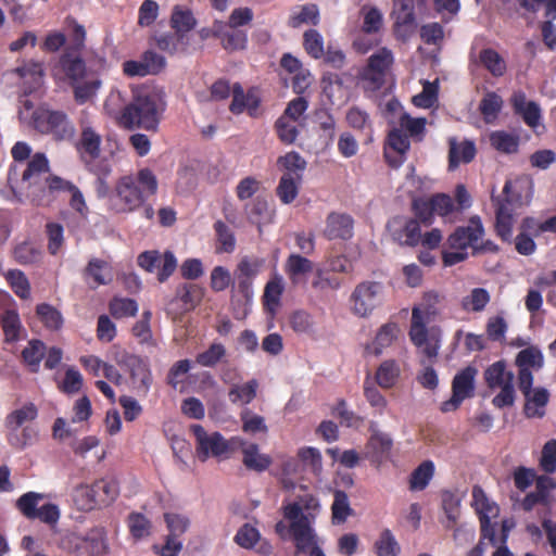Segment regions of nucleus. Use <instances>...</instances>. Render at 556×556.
Masks as SVG:
<instances>
[{
	"instance_id": "nucleus-54",
	"label": "nucleus",
	"mask_w": 556,
	"mask_h": 556,
	"mask_svg": "<svg viewBox=\"0 0 556 556\" xmlns=\"http://www.w3.org/2000/svg\"><path fill=\"white\" fill-rule=\"evenodd\" d=\"M37 407L33 403H27L8 415L7 426L10 430L16 431L25 422L34 420L37 417Z\"/></svg>"
},
{
	"instance_id": "nucleus-21",
	"label": "nucleus",
	"mask_w": 556,
	"mask_h": 556,
	"mask_svg": "<svg viewBox=\"0 0 556 556\" xmlns=\"http://www.w3.org/2000/svg\"><path fill=\"white\" fill-rule=\"evenodd\" d=\"M387 228L392 239L400 244L416 245L420 242V226L416 219L396 216L388 223Z\"/></svg>"
},
{
	"instance_id": "nucleus-11",
	"label": "nucleus",
	"mask_w": 556,
	"mask_h": 556,
	"mask_svg": "<svg viewBox=\"0 0 556 556\" xmlns=\"http://www.w3.org/2000/svg\"><path fill=\"white\" fill-rule=\"evenodd\" d=\"M47 497L43 493L27 492L16 502L18 510L28 519H39L51 527L60 519L61 511L56 504L47 503L39 506V503Z\"/></svg>"
},
{
	"instance_id": "nucleus-2",
	"label": "nucleus",
	"mask_w": 556,
	"mask_h": 556,
	"mask_svg": "<svg viewBox=\"0 0 556 556\" xmlns=\"http://www.w3.org/2000/svg\"><path fill=\"white\" fill-rule=\"evenodd\" d=\"M157 188V178L149 168H141L136 174L123 176L115 185L111 207L116 213L135 212L156 193Z\"/></svg>"
},
{
	"instance_id": "nucleus-14",
	"label": "nucleus",
	"mask_w": 556,
	"mask_h": 556,
	"mask_svg": "<svg viewBox=\"0 0 556 556\" xmlns=\"http://www.w3.org/2000/svg\"><path fill=\"white\" fill-rule=\"evenodd\" d=\"M471 505L479 516L482 538L495 543V528L492 520L498 516L500 508L497 504L491 501L480 486L476 485L472 489Z\"/></svg>"
},
{
	"instance_id": "nucleus-6",
	"label": "nucleus",
	"mask_w": 556,
	"mask_h": 556,
	"mask_svg": "<svg viewBox=\"0 0 556 556\" xmlns=\"http://www.w3.org/2000/svg\"><path fill=\"white\" fill-rule=\"evenodd\" d=\"M20 119L34 127L41 134H50L56 139L72 138L75 127L66 114L60 111H50L46 108L34 109L28 100H24L20 109Z\"/></svg>"
},
{
	"instance_id": "nucleus-40",
	"label": "nucleus",
	"mask_w": 556,
	"mask_h": 556,
	"mask_svg": "<svg viewBox=\"0 0 556 556\" xmlns=\"http://www.w3.org/2000/svg\"><path fill=\"white\" fill-rule=\"evenodd\" d=\"M460 503L462 500L456 494L445 491L442 493V510L444 519L442 523L445 529H452L460 517Z\"/></svg>"
},
{
	"instance_id": "nucleus-38",
	"label": "nucleus",
	"mask_w": 556,
	"mask_h": 556,
	"mask_svg": "<svg viewBox=\"0 0 556 556\" xmlns=\"http://www.w3.org/2000/svg\"><path fill=\"white\" fill-rule=\"evenodd\" d=\"M277 166L282 173L281 176L303 179L306 161L298 152L291 151L277 160Z\"/></svg>"
},
{
	"instance_id": "nucleus-42",
	"label": "nucleus",
	"mask_w": 556,
	"mask_h": 556,
	"mask_svg": "<svg viewBox=\"0 0 556 556\" xmlns=\"http://www.w3.org/2000/svg\"><path fill=\"white\" fill-rule=\"evenodd\" d=\"M490 292L484 288H473L462 298L460 306L467 313H481L490 303Z\"/></svg>"
},
{
	"instance_id": "nucleus-9",
	"label": "nucleus",
	"mask_w": 556,
	"mask_h": 556,
	"mask_svg": "<svg viewBox=\"0 0 556 556\" xmlns=\"http://www.w3.org/2000/svg\"><path fill=\"white\" fill-rule=\"evenodd\" d=\"M112 359L129 372L134 389L138 393L147 394L152 384V372L149 362L128 351L113 346L111 350Z\"/></svg>"
},
{
	"instance_id": "nucleus-20",
	"label": "nucleus",
	"mask_w": 556,
	"mask_h": 556,
	"mask_svg": "<svg viewBox=\"0 0 556 556\" xmlns=\"http://www.w3.org/2000/svg\"><path fill=\"white\" fill-rule=\"evenodd\" d=\"M515 363L518 367V386L527 388L533 386V371L543 367L544 356L538 346L531 345L517 354Z\"/></svg>"
},
{
	"instance_id": "nucleus-16",
	"label": "nucleus",
	"mask_w": 556,
	"mask_h": 556,
	"mask_svg": "<svg viewBox=\"0 0 556 556\" xmlns=\"http://www.w3.org/2000/svg\"><path fill=\"white\" fill-rule=\"evenodd\" d=\"M477 374V368L468 366L455 375L452 382V397L442 403V412L448 413L457 409L464 400L473 395Z\"/></svg>"
},
{
	"instance_id": "nucleus-41",
	"label": "nucleus",
	"mask_w": 556,
	"mask_h": 556,
	"mask_svg": "<svg viewBox=\"0 0 556 556\" xmlns=\"http://www.w3.org/2000/svg\"><path fill=\"white\" fill-rule=\"evenodd\" d=\"M401 375V368L396 361L386 359L383 361L376 370V382L382 389L393 388Z\"/></svg>"
},
{
	"instance_id": "nucleus-24",
	"label": "nucleus",
	"mask_w": 556,
	"mask_h": 556,
	"mask_svg": "<svg viewBox=\"0 0 556 556\" xmlns=\"http://www.w3.org/2000/svg\"><path fill=\"white\" fill-rule=\"evenodd\" d=\"M410 142L408 136L401 129L394 128L388 135L384 148V157L392 167H399L403 164L405 155L409 150Z\"/></svg>"
},
{
	"instance_id": "nucleus-3",
	"label": "nucleus",
	"mask_w": 556,
	"mask_h": 556,
	"mask_svg": "<svg viewBox=\"0 0 556 556\" xmlns=\"http://www.w3.org/2000/svg\"><path fill=\"white\" fill-rule=\"evenodd\" d=\"M442 302V294L428 291L424 294L421 302L412 309L410 340L429 359L437 357L440 340L435 336V330L428 328V324L440 314Z\"/></svg>"
},
{
	"instance_id": "nucleus-55",
	"label": "nucleus",
	"mask_w": 556,
	"mask_h": 556,
	"mask_svg": "<svg viewBox=\"0 0 556 556\" xmlns=\"http://www.w3.org/2000/svg\"><path fill=\"white\" fill-rule=\"evenodd\" d=\"M302 179L299 177L281 176L276 190L279 200L283 204L292 203L299 194Z\"/></svg>"
},
{
	"instance_id": "nucleus-45",
	"label": "nucleus",
	"mask_w": 556,
	"mask_h": 556,
	"mask_svg": "<svg viewBox=\"0 0 556 556\" xmlns=\"http://www.w3.org/2000/svg\"><path fill=\"white\" fill-rule=\"evenodd\" d=\"M479 61L494 77H501L506 73L507 64L505 59L493 49H483L479 54Z\"/></svg>"
},
{
	"instance_id": "nucleus-56",
	"label": "nucleus",
	"mask_w": 556,
	"mask_h": 556,
	"mask_svg": "<svg viewBox=\"0 0 556 556\" xmlns=\"http://www.w3.org/2000/svg\"><path fill=\"white\" fill-rule=\"evenodd\" d=\"M240 419L242 421V431L247 434L255 435L257 433L266 434L268 432L264 417L250 409L242 410Z\"/></svg>"
},
{
	"instance_id": "nucleus-34",
	"label": "nucleus",
	"mask_w": 556,
	"mask_h": 556,
	"mask_svg": "<svg viewBox=\"0 0 556 556\" xmlns=\"http://www.w3.org/2000/svg\"><path fill=\"white\" fill-rule=\"evenodd\" d=\"M517 210L500 202L496 211V231L503 240L508 242L513 240Z\"/></svg>"
},
{
	"instance_id": "nucleus-28",
	"label": "nucleus",
	"mask_w": 556,
	"mask_h": 556,
	"mask_svg": "<svg viewBox=\"0 0 556 556\" xmlns=\"http://www.w3.org/2000/svg\"><path fill=\"white\" fill-rule=\"evenodd\" d=\"M48 170L49 162L47 157L41 153H37L33 156L23 173L22 184L25 185L27 189L40 187L43 182L49 186V181L52 177H47Z\"/></svg>"
},
{
	"instance_id": "nucleus-4",
	"label": "nucleus",
	"mask_w": 556,
	"mask_h": 556,
	"mask_svg": "<svg viewBox=\"0 0 556 556\" xmlns=\"http://www.w3.org/2000/svg\"><path fill=\"white\" fill-rule=\"evenodd\" d=\"M163 110L164 102L157 90L140 89L137 91L134 101L125 108L119 117V124L125 128L140 127L154 130Z\"/></svg>"
},
{
	"instance_id": "nucleus-26",
	"label": "nucleus",
	"mask_w": 556,
	"mask_h": 556,
	"mask_svg": "<svg viewBox=\"0 0 556 556\" xmlns=\"http://www.w3.org/2000/svg\"><path fill=\"white\" fill-rule=\"evenodd\" d=\"M519 389L526 399V416L529 418L543 417L545 415V407L549 400L548 391L545 388H532V386H529L527 388L519 386Z\"/></svg>"
},
{
	"instance_id": "nucleus-63",
	"label": "nucleus",
	"mask_w": 556,
	"mask_h": 556,
	"mask_svg": "<svg viewBox=\"0 0 556 556\" xmlns=\"http://www.w3.org/2000/svg\"><path fill=\"white\" fill-rule=\"evenodd\" d=\"M37 315L40 321L50 330H58L63 325L61 313L49 304L38 305Z\"/></svg>"
},
{
	"instance_id": "nucleus-50",
	"label": "nucleus",
	"mask_w": 556,
	"mask_h": 556,
	"mask_svg": "<svg viewBox=\"0 0 556 556\" xmlns=\"http://www.w3.org/2000/svg\"><path fill=\"white\" fill-rule=\"evenodd\" d=\"M434 475V464L431 460L422 462L410 475L409 489L422 491L430 483Z\"/></svg>"
},
{
	"instance_id": "nucleus-39",
	"label": "nucleus",
	"mask_w": 556,
	"mask_h": 556,
	"mask_svg": "<svg viewBox=\"0 0 556 556\" xmlns=\"http://www.w3.org/2000/svg\"><path fill=\"white\" fill-rule=\"evenodd\" d=\"M313 263L300 255L292 253L286 261L285 271L293 285H298L302 277L312 271Z\"/></svg>"
},
{
	"instance_id": "nucleus-25",
	"label": "nucleus",
	"mask_w": 556,
	"mask_h": 556,
	"mask_svg": "<svg viewBox=\"0 0 556 556\" xmlns=\"http://www.w3.org/2000/svg\"><path fill=\"white\" fill-rule=\"evenodd\" d=\"M286 283L283 277L274 273L269 280L266 282L264 293L262 295V303L264 311L271 318L278 313L281 307V298L285 292Z\"/></svg>"
},
{
	"instance_id": "nucleus-35",
	"label": "nucleus",
	"mask_w": 556,
	"mask_h": 556,
	"mask_svg": "<svg viewBox=\"0 0 556 556\" xmlns=\"http://www.w3.org/2000/svg\"><path fill=\"white\" fill-rule=\"evenodd\" d=\"M169 25L172 29L185 37L195 27L197 20L190 9L184 5H175L172 11Z\"/></svg>"
},
{
	"instance_id": "nucleus-19",
	"label": "nucleus",
	"mask_w": 556,
	"mask_h": 556,
	"mask_svg": "<svg viewBox=\"0 0 556 556\" xmlns=\"http://www.w3.org/2000/svg\"><path fill=\"white\" fill-rule=\"evenodd\" d=\"M391 18L393 20V33L396 39L408 40L416 30L414 0H393Z\"/></svg>"
},
{
	"instance_id": "nucleus-1",
	"label": "nucleus",
	"mask_w": 556,
	"mask_h": 556,
	"mask_svg": "<svg viewBox=\"0 0 556 556\" xmlns=\"http://www.w3.org/2000/svg\"><path fill=\"white\" fill-rule=\"evenodd\" d=\"M283 519L275 526V531L282 540H291L295 554L326 556L318 543L314 529L320 503L316 496L306 493L289 504L283 505Z\"/></svg>"
},
{
	"instance_id": "nucleus-59",
	"label": "nucleus",
	"mask_w": 556,
	"mask_h": 556,
	"mask_svg": "<svg viewBox=\"0 0 556 556\" xmlns=\"http://www.w3.org/2000/svg\"><path fill=\"white\" fill-rule=\"evenodd\" d=\"M375 548L378 556H397L401 551L395 536L388 529L380 533L375 543Z\"/></svg>"
},
{
	"instance_id": "nucleus-33",
	"label": "nucleus",
	"mask_w": 556,
	"mask_h": 556,
	"mask_svg": "<svg viewBox=\"0 0 556 556\" xmlns=\"http://www.w3.org/2000/svg\"><path fill=\"white\" fill-rule=\"evenodd\" d=\"M448 166L455 169L460 163H469L476 155V146L472 141H457L455 138L448 140Z\"/></svg>"
},
{
	"instance_id": "nucleus-57",
	"label": "nucleus",
	"mask_w": 556,
	"mask_h": 556,
	"mask_svg": "<svg viewBox=\"0 0 556 556\" xmlns=\"http://www.w3.org/2000/svg\"><path fill=\"white\" fill-rule=\"evenodd\" d=\"M490 142L493 148L504 153H515L519 147V137L504 130L494 131L490 135Z\"/></svg>"
},
{
	"instance_id": "nucleus-60",
	"label": "nucleus",
	"mask_w": 556,
	"mask_h": 556,
	"mask_svg": "<svg viewBox=\"0 0 556 556\" xmlns=\"http://www.w3.org/2000/svg\"><path fill=\"white\" fill-rule=\"evenodd\" d=\"M110 313L115 318L135 316L138 312V304L135 300L128 298L115 296L110 302Z\"/></svg>"
},
{
	"instance_id": "nucleus-48",
	"label": "nucleus",
	"mask_w": 556,
	"mask_h": 556,
	"mask_svg": "<svg viewBox=\"0 0 556 556\" xmlns=\"http://www.w3.org/2000/svg\"><path fill=\"white\" fill-rule=\"evenodd\" d=\"M427 119L413 117L408 113H402L399 118V129L408 134L410 138L421 141L426 131Z\"/></svg>"
},
{
	"instance_id": "nucleus-30",
	"label": "nucleus",
	"mask_w": 556,
	"mask_h": 556,
	"mask_svg": "<svg viewBox=\"0 0 556 556\" xmlns=\"http://www.w3.org/2000/svg\"><path fill=\"white\" fill-rule=\"evenodd\" d=\"M401 330L395 323H388L379 328L375 339L367 343L365 352L368 355L379 356L390 348L400 337Z\"/></svg>"
},
{
	"instance_id": "nucleus-47",
	"label": "nucleus",
	"mask_w": 556,
	"mask_h": 556,
	"mask_svg": "<svg viewBox=\"0 0 556 556\" xmlns=\"http://www.w3.org/2000/svg\"><path fill=\"white\" fill-rule=\"evenodd\" d=\"M156 46L169 53L174 54L177 52H185L188 49L190 43V38L185 37V35H180L176 31L173 34H163L156 37Z\"/></svg>"
},
{
	"instance_id": "nucleus-7",
	"label": "nucleus",
	"mask_w": 556,
	"mask_h": 556,
	"mask_svg": "<svg viewBox=\"0 0 556 556\" xmlns=\"http://www.w3.org/2000/svg\"><path fill=\"white\" fill-rule=\"evenodd\" d=\"M483 236L484 228L478 216L471 217L467 226L456 228L447 238L443 250L444 265L453 266L466 260L468 249L478 250Z\"/></svg>"
},
{
	"instance_id": "nucleus-27",
	"label": "nucleus",
	"mask_w": 556,
	"mask_h": 556,
	"mask_svg": "<svg viewBox=\"0 0 556 556\" xmlns=\"http://www.w3.org/2000/svg\"><path fill=\"white\" fill-rule=\"evenodd\" d=\"M370 431L371 434L365 446L364 457L372 463H380L390 453L393 442L388 433L378 430L374 426L370 427Z\"/></svg>"
},
{
	"instance_id": "nucleus-43",
	"label": "nucleus",
	"mask_w": 556,
	"mask_h": 556,
	"mask_svg": "<svg viewBox=\"0 0 556 556\" xmlns=\"http://www.w3.org/2000/svg\"><path fill=\"white\" fill-rule=\"evenodd\" d=\"M94 484L79 483L73 490L72 497L80 510H90L97 505L98 491Z\"/></svg>"
},
{
	"instance_id": "nucleus-29",
	"label": "nucleus",
	"mask_w": 556,
	"mask_h": 556,
	"mask_svg": "<svg viewBox=\"0 0 556 556\" xmlns=\"http://www.w3.org/2000/svg\"><path fill=\"white\" fill-rule=\"evenodd\" d=\"M87 75L84 61L76 55L65 53L61 56L59 64L53 68V76L56 79L70 78L73 84Z\"/></svg>"
},
{
	"instance_id": "nucleus-31",
	"label": "nucleus",
	"mask_w": 556,
	"mask_h": 556,
	"mask_svg": "<svg viewBox=\"0 0 556 556\" xmlns=\"http://www.w3.org/2000/svg\"><path fill=\"white\" fill-rule=\"evenodd\" d=\"M235 542L247 549L254 548L258 543L256 551L262 555H269L273 552L270 543L265 540L262 541L260 531L250 523H244L238 529Z\"/></svg>"
},
{
	"instance_id": "nucleus-10",
	"label": "nucleus",
	"mask_w": 556,
	"mask_h": 556,
	"mask_svg": "<svg viewBox=\"0 0 556 556\" xmlns=\"http://www.w3.org/2000/svg\"><path fill=\"white\" fill-rule=\"evenodd\" d=\"M383 299L384 288L382 283L364 281L358 283L351 293L350 309L353 315L366 318L382 303Z\"/></svg>"
},
{
	"instance_id": "nucleus-53",
	"label": "nucleus",
	"mask_w": 556,
	"mask_h": 556,
	"mask_svg": "<svg viewBox=\"0 0 556 556\" xmlns=\"http://www.w3.org/2000/svg\"><path fill=\"white\" fill-rule=\"evenodd\" d=\"M333 495L334 500L331 505L332 522L340 525L346 521V519L353 514V509L345 492L337 490Z\"/></svg>"
},
{
	"instance_id": "nucleus-13",
	"label": "nucleus",
	"mask_w": 556,
	"mask_h": 556,
	"mask_svg": "<svg viewBox=\"0 0 556 556\" xmlns=\"http://www.w3.org/2000/svg\"><path fill=\"white\" fill-rule=\"evenodd\" d=\"M414 210L416 215L426 224L431 223L432 214H437L450 223H454L459 216L453 199L445 193H438L428 201L415 200Z\"/></svg>"
},
{
	"instance_id": "nucleus-49",
	"label": "nucleus",
	"mask_w": 556,
	"mask_h": 556,
	"mask_svg": "<svg viewBox=\"0 0 556 556\" xmlns=\"http://www.w3.org/2000/svg\"><path fill=\"white\" fill-rule=\"evenodd\" d=\"M88 277L92 278V288H97L101 285H108L113 279L111 266L105 261L99 258L90 260L86 269Z\"/></svg>"
},
{
	"instance_id": "nucleus-22",
	"label": "nucleus",
	"mask_w": 556,
	"mask_h": 556,
	"mask_svg": "<svg viewBox=\"0 0 556 556\" xmlns=\"http://www.w3.org/2000/svg\"><path fill=\"white\" fill-rule=\"evenodd\" d=\"M232 443L240 446L242 464L249 470L263 472L270 467L273 463L271 457L268 454L262 453L260 446L256 443L245 441L239 437L233 438Z\"/></svg>"
},
{
	"instance_id": "nucleus-32",
	"label": "nucleus",
	"mask_w": 556,
	"mask_h": 556,
	"mask_svg": "<svg viewBox=\"0 0 556 556\" xmlns=\"http://www.w3.org/2000/svg\"><path fill=\"white\" fill-rule=\"evenodd\" d=\"M354 223L350 215L331 213L327 217L325 235L328 239L348 240L353 236Z\"/></svg>"
},
{
	"instance_id": "nucleus-51",
	"label": "nucleus",
	"mask_w": 556,
	"mask_h": 556,
	"mask_svg": "<svg viewBox=\"0 0 556 556\" xmlns=\"http://www.w3.org/2000/svg\"><path fill=\"white\" fill-rule=\"evenodd\" d=\"M45 354L46 346L39 340L29 341L27 346L22 351L23 361L33 372H37L39 370V366Z\"/></svg>"
},
{
	"instance_id": "nucleus-18",
	"label": "nucleus",
	"mask_w": 556,
	"mask_h": 556,
	"mask_svg": "<svg viewBox=\"0 0 556 556\" xmlns=\"http://www.w3.org/2000/svg\"><path fill=\"white\" fill-rule=\"evenodd\" d=\"M265 260L255 256L242 257L235 269V281L238 291L245 300V305L252 301V283L254 278L262 271Z\"/></svg>"
},
{
	"instance_id": "nucleus-17",
	"label": "nucleus",
	"mask_w": 556,
	"mask_h": 556,
	"mask_svg": "<svg viewBox=\"0 0 556 556\" xmlns=\"http://www.w3.org/2000/svg\"><path fill=\"white\" fill-rule=\"evenodd\" d=\"M191 431L197 441V455L200 460L205 462L208 457H220L228 453L229 444L218 432L207 433L202 426H191Z\"/></svg>"
},
{
	"instance_id": "nucleus-61",
	"label": "nucleus",
	"mask_w": 556,
	"mask_h": 556,
	"mask_svg": "<svg viewBox=\"0 0 556 556\" xmlns=\"http://www.w3.org/2000/svg\"><path fill=\"white\" fill-rule=\"evenodd\" d=\"M298 457L304 467L308 468L315 475H319L323 469L321 454L316 447L306 446L298 452Z\"/></svg>"
},
{
	"instance_id": "nucleus-37",
	"label": "nucleus",
	"mask_w": 556,
	"mask_h": 556,
	"mask_svg": "<svg viewBox=\"0 0 556 556\" xmlns=\"http://www.w3.org/2000/svg\"><path fill=\"white\" fill-rule=\"evenodd\" d=\"M49 188L52 190H64L71 193L70 204L80 215L87 214V205L83 193L72 182L63 180L60 177H53L49 181Z\"/></svg>"
},
{
	"instance_id": "nucleus-46",
	"label": "nucleus",
	"mask_w": 556,
	"mask_h": 556,
	"mask_svg": "<svg viewBox=\"0 0 556 556\" xmlns=\"http://www.w3.org/2000/svg\"><path fill=\"white\" fill-rule=\"evenodd\" d=\"M257 387L258 383L255 379L242 384H233L228 392L229 401L232 404L247 405L256 396Z\"/></svg>"
},
{
	"instance_id": "nucleus-58",
	"label": "nucleus",
	"mask_w": 556,
	"mask_h": 556,
	"mask_svg": "<svg viewBox=\"0 0 556 556\" xmlns=\"http://www.w3.org/2000/svg\"><path fill=\"white\" fill-rule=\"evenodd\" d=\"M16 72L24 79L25 84H29V91H33L41 85L43 68L40 63L29 62L24 66L18 67Z\"/></svg>"
},
{
	"instance_id": "nucleus-64",
	"label": "nucleus",
	"mask_w": 556,
	"mask_h": 556,
	"mask_svg": "<svg viewBox=\"0 0 556 556\" xmlns=\"http://www.w3.org/2000/svg\"><path fill=\"white\" fill-rule=\"evenodd\" d=\"M539 464L546 473L556 471V439H551L543 445Z\"/></svg>"
},
{
	"instance_id": "nucleus-62",
	"label": "nucleus",
	"mask_w": 556,
	"mask_h": 556,
	"mask_svg": "<svg viewBox=\"0 0 556 556\" xmlns=\"http://www.w3.org/2000/svg\"><path fill=\"white\" fill-rule=\"evenodd\" d=\"M164 520L169 535L181 536L190 526L187 515L180 513H165Z\"/></svg>"
},
{
	"instance_id": "nucleus-23",
	"label": "nucleus",
	"mask_w": 556,
	"mask_h": 556,
	"mask_svg": "<svg viewBox=\"0 0 556 556\" xmlns=\"http://www.w3.org/2000/svg\"><path fill=\"white\" fill-rule=\"evenodd\" d=\"M511 104L516 114L521 116L527 126L534 131H538L540 127L544 129L542 110L536 102L528 100L526 94L519 91L513 94Z\"/></svg>"
},
{
	"instance_id": "nucleus-52",
	"label": "nucleus",
	"mask_w": 556,
	"mask_h": 556,
	"mask_svg": "<svg viewBox=\"0 0 556 556\" xmlns=\"http://www.w3.org/2000/svg\"><path fill=\"white\" fill-rule=\"evenodd\" d=\"M319 21V10L315 4H305L295 9L290 16V25L300 27L302 25H316Z\"/></svg>"
},
{
	"instance_id": "nucleus-12",
	"label": "nucleus",
	"mask_w": 556,
	"mask_h": 556,
	"mask_svg": "<svg viewBox=\"0 0 556 556\" xmlns=\"http://www.w3.org/2000/svg\"><path fill=\"white\" fill-rule=\"evenodd\" d=\"M393 63L394 55L389 48L383 47L374 52L361 74L365 89L374 91L381 88Z\"/></svg>"
},
{
	"instance_id": "nucleus-44",
	"label": "nucleus",
	"mask_w": 556,
	"mask_h": 556,
	"mask_svg": "<svg viewBox=\"0 0 556 556\" xmlns=\"http://www.w3.org/2000/svg\"><path fill=\"white\" fill-rule=\"evenodd\" d=\"M1 325L8 342L17 341L25 334L20 316L15 309H5L1 317Z\"/></svg>"
},
{
	"instance_id": "nucleus-5",
	"label": "nucleus",
	"mask_w": 556,
	"mask_h": 556,
	"mask_svg": "<svg viewBox=\"0 0 556 556\" xmlns=\"http://www.w3.org/2000/svg\"><path fill=\"white\" fill-rule=\"evenodd\" d=\"M101 143L102 138L100 134L88 121L83 119L81 135L78 142V151L81 160L90 173L106 175L112 172L109 159L115 157L116 153L119 151V143L108 139L103 149V156H101Z\"/></svg>"
},
{
	"instance_id": "nucleus-15",
	"label": "nucleus",
	"mask_w": 556,
	"mask_h": 556,
	"mask_svg": "<svg viewBox=\"0 0 556 556\" xmlns=\"http://www.w3.org/2000/svg\"><path fill=\"white\" fill-rule=\"evenodd\" d=\"M534 182L529 175H520L506 180L503 188L504 199L501 203L522 208L528 206L533 198Z\"/></svg>"
},
{
	"instance_id": "nucleus-36",
	"label": "nucleus",
	"mask_w": 556,
	"mask_h": 556,
	"mask_svg": "<svg viewBox=\"0 0 556 556\" xmlns=\"http://www.w3.org/2000/svg\"><path fill=\"white\" fill-rule=\"evenodd\" d=\"M359 13L362 17L361 31L369 36L378 35L384 24L382 11L374 5H364Z\"/></svg>"
},
{
	"instance_id": "nucleus-8",
	"label": "nucleus",
	"mask_w": 556,
	"mask_h": 556,
	"mask_svg": "<svg viewBox=\"0 0 556 556\" xmlns=\"http://www.w3.org/2000/svg\"><path fill=\"white\" fill-rule=\"evenodd\" d=\"M484 380L491 390H498V393L493 397V404L503 408L511 406L515 403L516 391L514 387V372L507 368L504 361H497L491 364L484 370Z\"/></svg>"
}]
</instances>
